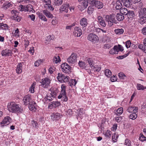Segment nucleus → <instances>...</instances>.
<instances>
[{
	"label": "nucleus",
	"instance_id": "nucleus-1",
	"mask_svg": "<svg viewBox=\"0 0 146 146\" xmlns=\"http://www.w3.org/2000/svg\"><path fill=\"white\" fill-rule=\"evenodd\" d=\"M7 107L8 110L12 113H22L23 111V109L21 106L14 102H12L8 103Z\"/></svg>",
	"mask_w": 146,
	"mask_h": 146
},
{
	"label": "nucleus",
	"instance_id": "nucleus-2",
	"mask_svg": "<svg viewBox=\"0 0 146 146\" xmlns=\"http://www.w3.org/2000/svg\"><path fill=\"white\" fill-rule=\"evenodd\" d=\"M115 15L114 14L110 15H106L105 17L106 21L108 22L109 26L110 27L112 26L113 23L117 24L118 22L115 19Z\"/></svg>",
	"mask_w": 146,
	"mask_h": 146
},
{
	"label": "nucleus",
	"instance_id": "nucleus-3",
	"mask_svg": "<svg viewBox=\"0 0 146 146\" xmlns=\"http://www.w3.org/2000/svg\"><path fill=\"white\" fill-rule=\"evenodd\" d=\"M61 90L60 94L58 97V99L62 98V100L65 102L68 100V98L66 96V86L63 85L61 86Z\"/></svg>",
	"mask_w": 146,
	"mask_h": 146
},
{
	"label": "nucleus",
	"instance_id": "nucleus-4",
	"mask_svg": "<svg viewBox=\"0 0 146 146\" xmlns=\"http://www.w3.org/2000/svg\"><path fill=\"white\" fill-rule=\"evenodd\" d=\"M127 112L131 113L133 112V113L131 114L129 116L130 119H135L137 117V114L136 113L137 111V109L136 107H129L127 109Z\"/></svg>",
	"mask_w": 146,
	"mask_h": 146
},
{
	"label": "nucleus",
	"instance_id": "nucleus-5",
	"mask_svg": "<svg viewBox=\"0 0 146 146\" xmlns=\"http://www.w3.org/2000/svg\"><path fill=\"white\" fill-rule=\"evenodd\" d=\"M67 76H66L61 73H58V76L57 77L58 80L61 82H66L68 81V78Z\"/></svg>",
	"mask_w": 146,
	"mask_h": 146
},
{
	"label": "nucleus",
	"instance_id": "nucleus-6",
	"mask_svg": "<svg viewBox=\"0 0 146 146\" xmlns=\"http://www.w3.org/2000/svg\"><path fill=\"white\" fill-rule=\"evenodd\" d=\"M88 39L89 41L94 43H96L99 40L98 37L93 33H90L88 36Z\"/></svg>",
	"mask_w": 146,
	"mask_h": 146
},
{
	"label": "nucleus",
	"instance_id": "nucleus-7",
	"mask_svg": "<svg viewBox=\"0 0 146 146\" xmlns=\"http://www.w3.org/2000/svg\"><path fill=\"white\" fill-rule=\"evenodd\" d=\"M62 71L66 73H69L71 72L70 67L66 63H63L61 65Z\"/></svg>",
	"mask_w": 146,
	"mask_h": 146
},
{
	"label": "nucleus",
	"instance_id": "nucleus-8",
	"mask_svg": "<svg viewBox=\"0 0 146 146\" xmlns=\"http://www.w3.org/2000/svg\"><path fill=\"white\" fill-rule=\"evenodd\" d=\"M77 58V55L74 53H72L67 59V61L69 64H74L76 61Z\"/></svg>",
	"mask_w": 146,
	"mask_h": 146
},
{
	"label": "nucleus",
	"instance_id": "nucleus-9",
	"mask_svg": "<svg viewBox=\"0 0 146 146\" xmlns=\"http://www.w3.org/2000/svg\"><path fill=\"white\" fill-rule=\"evenodd\" d=\"M139 17L138 22L141 24H143L146 22V17L143 16V14L141 11L139 12Z\"/></svg>",
	"mask_w": 146,
	"mask_h": 146
},
{
	"label": "nucleus",
	"instance_id": "nucleus-10",
	"mask_svg": "<svg viewBox=\"0 0 146 146\" xmlns=\"http://www.w3.org/2000/svg\"><path fill=\"white\" fill-rule=\"evenodd\" d=\"M20 7L21 8V11H28L29 10L30 11H32L31 9H33V7L30 4H28L27 6H24L22 5H21L20 6Z\"/></svg>",
	"mask_w": 146,
	"mask_h": 146
},
{
	"label": "nucleus",
	"instance_id": "nucleus-11",
	"mask_svg": "<svg viewBox=\"0 0 146 146\" xmlns=\"http://www.w3.org/2000/svg\"><path fill=\"white\" fill-rule=\"evenodd\" d=\"M17 11L15 10H13L11 11V13L13 15L12 17V19L18 22H19L21 20L20 18L17 14Z\"/></svg>",
	"mask_w": 146,
	"mask_h": 146
},
{
	"label": "nucleus",
	"instance_id": "nucleus-12",
	"mask_svg": "<svg viewBox=\"0 0 146 146\" xmlns=\"http://www.w3.org/2000/svg\"><path fill=\"white\" fill-rule=\"evenodd\" d=\"M74 35L75 36L80 37L82 35V30L78 27H75L73 32Z\"/></svg>",
	"mask_w": 146,
	"mask_h": 146
},
{
	"label": "nucleus",
	"instance_id": "nucleus-13",
	"mask_svg": "<svg viewBox=\"0 0 146 146\" xmlns=\"http://www.w3.org/2000/svg\"><path fill=\"white\" fill-rule=\"evenodd\" d=\"M62 115L58 113H53L51 116V119L53 121L58 120L61 118Z\"/></svg>",
	"mask_w": 146,
	"mask_h": 146
},
{
	"label": "nucleus",
	"instance_id": "nucleus-14",
	"mask_svg": "<svg viewBox=\"0 0 146 146\" xmlns=\"http://www.w3.org/2000/svg\"><path fill=\"white\" fill-rule=\"evenodd\" d=\"M11 120V118L9 116H7L5 117L1 123V127H4V125H3V124H6L7 125L9 124L10 123Z\"/></svg>",
	"mask_w": 146,
	"mask_h": 146
},
{
	"label": "nucleus",
	"instance_id": "nucleus-15",
	"mask_svg": "<svg viewBox=\"0 0 146 146\" xmlns=\"http://www.w3.org/2000/svg\"><path fill=\"white\" fill-rule=\"evenodd\" d=\"M69 4L68 3L63 4L60 9V12L64 11L67 13L69 8Z\"/></svg>",
	"mask_w": 146,
	"mask_h": 146
},
{
	"label": "nucleus",
	"instance_id": "nucleus-16",
	"mask_svg": "<svg viewBox=\"0 0 146 146\" xmlns=\"http://www.w3.org/2000/svg\"><path fill=\"white\" fill-rule=\"evenodd\" d=\"M31 96L29 95H26L25 96L23 99V101L24 102V104L25 105L28 104L29 102H30L31 100Z\"/></svg>",
	"mask_w": 146,
	"mask_h": 146
},
{
	"label": "nucleus",
	"instance_id": "nucleus-17",
	"mask_svg": "<svg viewBox=\"0 0 146 146\" xmlns=\"http://www.w3.org/2000/svg\"><path fill=\"white\" fill-rule=\"evenodd\" d=\"M41 81L40 82L41 85L43 86L45 85V87L49 85L50 83V79L47 78H43L42 79Z\"/></svg>",
	"mask_w": 146,
	"mask_h": 146
},
{
	"label": "nucleus",
	"instance_id": "nucleus-18",
	"mask_svg": "<svg viewBox=\"0 0 146 146\" xmlns=\"http://www.w3.org/2000/svg\"><path fill=\"white\" fill-rule=\"evenodd\" d=\"M98 22L102 26L105 27L106 26V24L103 18L101 16H99L98 17Z\"/></svg>",
	"mask_w": 146,
	"mask_h": 146
},
{
	"label": "nucleus",
	"instance_id": "nucleus-19",
	"mask_svg": "<svg viewBox=\"0 0 146 146\" xmlns=\"http://www.w3.org/2000/svg\"><path fill=\"white\" fill-rule=\"evenodd\" d=\"M80 24L83 27H85L88 24L87 19L85 18H82L80 21Z\"/></svg>",
	"mask_w": 146,
	"mask_h": 146
},
{
	"label": "nucleus",
	"instance_id": "nucleus-20",
	"mask_svg": "<svg viewBox=\"0 0 146 146\" xmlns=\"http://www.w3.org/2000/svg\"><path fill=\"white\" fill-rule=\"evenodd\" d=\"M98 9H100L102 8L104 6V5L103 3L100 1H98L94 5Z\"/></svg>",
	"mask_w": 146,
	"mask_h": 146
},
{
	"label": "nucleus",
	"instance_id": "nucleus-21",
	"mask_svg": "<svg viewBox=\"0 0 146 146\" xmlns=\"http://www.w3.org/2000/svg\"><path fill=\"white\" fill-rule=\"evenodd\" d=\"M50 91L51 92L50 94L52 97L53 98H55L58 92V90L56 88H53L52 89H50Z\"/></svg>",
	"mask_w": 146,
	"mask_h": 146
},
{
	"label": "nucleus",
	"instance_id": "nucleus-22",
	"mask_svg": "<svg viewBox=\"0 0 146 146\" xmlns=\"http://www.w3.org/2000/svg\"><path fill=\"white\" fill-rule=\"evenodd\" d=\"M12 51L9 49H6L3 50L1 52V54L3 56H6L8 54H11Z\"/></svg>",
	"mask_w": 146,
	"mask_h": 146
},
{
	"label": "nucleus",
	"instance_id": "nucleus-23",
	"mask_svg": "<svg viewBox=\"0 0 146 146\" xmlns=\"http://www.w3.org/2000/svg\"><path fill=\"white\" fill-rule=\"evenodd\" d=\"M43 13L46 17L50 18H52L53 17L52 15L50 12L46 10H44L42 11Z\"/></svg>",
	"mask_w": 146,
	"mask_h": 146
},
{
	"label": "nucleus",
	"instance_id": "nucleus-24",
	"mask_svg": "<svg viewBox=\"0 0 146 146\" xmlns=\"http://www.w3.org/2000/svg\"><path fill=\"white\" fill-rule=\"evenodd\" d=\"M50 105H49V107L50 108L53 107L54 108H56V107L59 106L60 105V102H51Z\"/></svg>",
	"mask_w": 146,
	"mask_h": 146
},
{
	"label": "nucleus",
	"instance_id": "nucleus-25",
	"mask_svg": "<svg viewBox=\"0 0 146 146\" xmlns=\"http://www.w3.org/2000/svg\"><path fill=\"white\" fill-rule=\"evenodd\" d=\"M91 68L93 69L95 72H99L101 70V68L100 66L97 65L95 66H92Z\"/></svg>",
	"mask_w": 146,
	"mask_h": 146
},
{
	"label": "nucleus",
	"instance_id": "nucleus-26",
	"mask_svg": "<svg viewBox=\"0 0 146 146\" xmlns=\"http://www.w3.org/2000/svg\"><path fill=\"white\" fill-rule=\"evenodd\" d=\"M116 17L117 19L119 21H121L124 19V16L121 13H117Z\"/></svg>",
	"mask_w": 146,
	"mask_h": 146
},
{
	"label": "nucleus",
	"instance_id": "nucleus-27",
	"mask_svg": "<svg viewBox=\"0 0 146 146\" xmlns=\"http://www.w3.org/2000/svg\"><path fill=\"white\" fill-rule=\"evenodd\" d=\"M120 13L123 15H128L129 11H128L126 8H124L120 9Z\"/></svg>",
	"mask_w": 146,
	"mask_h": 146
},
{
	"label": "nucleus",
	"instance_id": "nucleus-28",
	"mask_svg": "<svg viewBox=\"0 0 146 146\" xmlns=\"http://www.w3.org/2000/svg\"><path fill=\"white\" fill-rule=\"evenodd\" d=\"M117 46H115L109 52V53L111 54H117L118 51L117 50Z\"/></svg>",
	"mask_w": 146,
	"mask_h": 146
},
{
	"label": "nucleus",
	"instance_id": "nucleus-29",
	"mask_svg": "<svg viewBox=\"0 0 146 146\" xmlns=\"http://www.w3.org/2000/svg\"><path fill=\"white\" fill-rule=\"evenodd\" d=\"M22 65L20 63L18 64L17 66L16 71L19 74H20L22 71Z\"/></svg>",
	"mask_w": 146,
	"mask_h": 146
},
{
	"label": "nucleus",
	"instance_id": "nucleus-30",
	"mask_svg": "<svg viewBox=\"0 0 146 146\" xmlns=\"http://www.w3.org/2000/svg\"><path fill=\"white\" fill-rule=\"evenodd\" d=\"M127 16L128 18L135 19V15L134 11H129Z\"/></svg>",
	"mask_w": 146,
	"mask_h": 146
},
{
	"label": "nucleus",
	"instance_id": "nucleus-31",
	"mask_svg": "<svg viewBox=\"0 0 146 146\" xmlns=\"http://www.w3.org/2000/svg\"><path fill=\"white\" fill-rule=\"evenodd\" d=\"M116 6L115 8L117 10H120L122 8V5L120 1H117L116 2Z\"/></svg>",
	"mask_w": 146,
	"mask_h": 146
},
{
	"label": "nucleus",
	"instance_id": "nucleus-32",
	"mask_svg": "<svg viewBox=\"0 0 146 146\" xmlns=\"http://www.w3.org/2000/svg\"><path fill=\"white\" fill-rule=\"evenodd\" d=\"M115 33L119 35L122 34L124 32V30L122 29H115L114 30Z\"/></svg>",
	"mask_w": 146,
	"mask_h": 146
},
{
	"label": "nucleus",
	"instance_id": "nucleus-33",
	"mask_svg": "<svg viewBox=\"0 0 146 146\" xmlns=\"http://www.w3.org/2000/svg\"><path fill=\"white\" fill-rule=\"evenodd\" d=\"M12 6V4L10 3L6 2L4 4L3 8L4 9H6L8 8L11 7Z\"/></svg>",
	"mask_w": 146,
	"mask_h": 146
},
{
	"label": "nucleus",
	"instance_id": "nucleus-34",
	"mask_svg": "<svg viewBox=\"0 0 146 146\" xmlns=\"http://www.w3.org/2000/svg\"><path fill=\"white\" fill-rule=\"evenodd\" d=\"M53 61L55 63H57L60 62L61 60L59 56H56L54 57Z\"/></svg>",
	"mask_w": 146,
	"mask_h": 146
},
{
	"label": "nucleus",
	"instance_id": "nucleus-35",
	"mask_svg": "<svg viewBox=\"0 0 146 146\" xmlns=\"http://www.w3.org/2000/svg\"><path fill=\"white\" fill-rule=\"evenodd\" d=\"M94 6L92 5L88 7L87 12L88 14H90L92 13L94 9Z\"/></svg>",
	"mask_w": 146,
	"mask_h": 146
},
{
	"label": "nucleus",
	"instance_id": "nucleus-36",
	"mask_svg": "<svg viewBox=\"0 0 146 146\" xmlns=\"http://www.w3.org/2000/svg\"><path fill=\"white\" fill-rule=\"evenodd\" d=\"M123 109L122 108H118L115 113L116 115L117 116H120L123 112Z\"/></svg>",
	"mask_w": 146,
	"mask_h": 146
},
{
	"label": "nucleus",
	"instance_id": "nucleus-37",
	"mask_svg": "<svg viewBox=\"0 0 146 146\" xmlns=\"http://www.w3.org/2000/svg\"><path fill=\"white\" fill-rule=\"evenodd\" d=\"M38 16L42 20L46 21H47L45 17L42 13H39L38 14Z\"/></svg>",
	"mask_w": 146,
	"mask_h": 146
},
{
	"label": "nucleus",
	"instance_id": "nucleus-38",
	"mask_svg": "<svg viewBox=\"0 0 146 146\" xmlns=\"http://www.w3.org/2000/svg\"><path fill=\"white\" fill-rule=\"evenodd\" d=\"M29 104L28 107L29 109L31 111H33L34 109H36V107L34 106L30 102H29L28 104Z\"/></svg>",
	"mask_w": 146,
	"mask_h": 146
},
{
	"label": "nucleus",
	"instance_id": "nucleus-39",
	"mask_svg": "<svg viewBox=\"0 0 146 146\" xmlns=\"http://www.w3.org/2000/svg\"><path fill=\"white\" fill-rule=\"evenodd\" d=\"M105 74L108 77H110L111 75V72L109 69H107L105 70Z\"/></svg>",
	"mask_w": 146,
	"mask_h": 146
},
{
	"label": "nucleus",
	"instance_id": "nucleus-40",
	"mask_svg": "<svg viewBox=\"0 0 146 146\" xmlns=\"http://www.w3.org/2000/svg\"><path fill=\"white\" fill-rule=\"evenodd\" d=\"M123 3L124 6L127 7H130V5H131L130 0H128L127 1L125 2H124Z\"/></svg>",
	"mask_w": 146,
	"mask_h": 146
},
{
	"label": "nucleus",
	"instance_id": "nucleus-41",
	"mask_svg": "<svg viewBox=\"0 0 146 146\" xmlns=\"http://www.w3.org/2000/svg\"><path fill=\"white\" fill-rule=\"evenodd\" d=\"M62 3V0H54V4L56 6H59Z\"/></svg>",
	"mask_w": 146,
	"mask_h": 146
},
{
	"label": "nucleus",
	"instance_id": "nucleus-42",
	"mask_svg": "<svg viewBox=\"0 0 146 146\" xmlns=\"http://www.w3.org/2000/svg\"><path fill=\"white\" fill-rule=\"evenodd\" d=\"M88 63H89L90 66L92 67V66L94 65V62L93 60L91 58H88L87 60H86Z\"/></svg>",
	"mask_w": 146,
	"mask_h": 146
},
{
	"label": "nucleus",
	"instance_id": "nucleus-43",
	"mask_svg": "<svg viewBox=\"0 0 146 146\" xmlns=\"http://www.w3.org/2000/svg\"><path fill=\"white\" fill-rule=\"evenodd\" d=\"M139 140L141 141H143L146 140L145 137L142 134H140V136L139 138Z\"/></svg>",
	"mask_w": 146,
	"mask_h": 146
},
{
	"label": "nucleus",
	"instance_id": "nucleus-44",
	"mask_svg": "<svg viewBox=\"0 0 146 146\" xmlns=\"http://www.w3.org/2000/svg\"><path fill=\"white\" fill-rule=\"evenodd\" d=\"M117 46L116 49L117 50V51L118 52L119 51H123V48L122 46L120 44H119L118 46L116 45Z\"/></svg>",
	"mask_w": 146,
	"mask_h": 146
},
{
	"label": "nucleus",
	"instance_id": "nucleus-45",
	"mask_svg": "<svg viewBox=\"0 0 146 146\" xmlns=\"http://www.w3.org/2000/svg\"><path fill=\"white\" fill-rule=\"evenodd\" d=\"M35 86L34 84H33L31 85V87L29 88V91L31 93H34V88Z\"/></svg>",
	"mask_w": 146,
	"mask_h": 146
},
{
	"label": "nucleus",
	"instance_id": "nucleus-46",
	"mask_svg": "<svg viewBox=\"0 0 146 146\" xmlns=\"http://www.w3.org/2000/svg\"><path fill=\"white\" fill-rule=\"evenodd\" d=\"M79 66L80 67L84 68L85 67L86 63L82 61H80L78 63Z\"/></svg>",
	"mask_w": 146,
	"mask_h": 146
},
{
	"label": "nucleus",
	"instance_id": "nucleus-47",
	"mask_svg": "<svg viewBox=\"0 0 146 146\" xmlns=\"http://www.w3.org/2000/svg\"><path fill=\"white\" fill-rule=\"evenodd\" d=\"M88 1H89L88 0H83L82 3L84 8H86L88 6Z\"/></svg>",
	"mask_w": 146,
	"mask_h": 146
},
{
	"label": "nucleus",
	"instance_id": "nucleus-48",
	"mask_svg": "<svg viewBox=\"0 0 146 146\" xmlns=\"http://www.w3.org/2000/svg\"><path fill=\"white\" fill-rule=\"evenodd\" d=\"M129 54L128 53L124 55L120 56L117 57V58L119 59H122L128 56Z\"/></svg>",
	"mask_w": 146,
	"mask_h": 146
},
{
	"label": "nucleus",
	"instance_id": "nucleus-49",
	"mask_svg": "<svg viewBox=\"0 0 146 146\" xmlns=\"http://www.w3.org/2000/svg\"><path fill=\"white\" fill-rule=\"evenodd\" d=\"M42 62L41 60H38L36 61L35 63V66H38Z\"/></svg>",
	"mask_w": 146,
	"mask_h": 146
},
{
	"label": "nucleus",
	"instance_id": "nucleus-50",
	"mask_svg": "<svg viewBox=\"0 0 146 146\" xmlns=\"http://www.w3.org/2000/svg\"><path fill=\"white\" fill-rule=\"evenodd\" d=\"M84 111L83 108H80L79 110V112L78 114V116L83 115L84 113Z\"/></svg>",
	"mask_w": 146,
	"mask_h": 146
},
{
	"label": "nucleus",
	"instance_id": "nucleus-51",
	"mask_svg": "<svg viewBox=\"0 0 146 146\" xmlns=\"http://www.w3.org/2000/svg\"><path fill=\"white\" fill-rule=\"evenodd\" d=\"M146 88H145L143 86L140 84H137V90H143Z\"/></svg>",
	"mask_w": 146,
	"mask_h": 146
},
{
	"label": "nucleus",
	"instance_id": "nucleus-52",
	"mask_svg": "<svg viewBox=\"0 0 146 146\" xmlns=\"http://www.w3.org/2000/svg\"><path fill=\"white\" fill-rule=\"evenodd\" d=\"M98 1V0H88L89 3L93 6H94Z\"/></svg>",
	"mask_w": 146,
	"mask_h": 146
},
{
	"label": "nucleus",
	"instance_id": "nucleus-53",
	"mask_svg": "<svg viewBox=\"0 0 146 146\" xmlns=\"http://www.w3.org/2000/svg\"><path fill=\"white\" fill-rule=\"evenodd\" d=\"M119 76L121 79H124L126 76L122 72H120L119 74Z\"/></svg>",
	"mask_w": 146,
	"mask_h": 146
},
{
	"label": "nucleus",
	"instance_id": "nucleus-54",
	"mask_svg": "<svg viewBox=\"0 0 146 146\" xmlns=\"http://www.w3.org/2000/svg\"><path fill=\"white\" fill-rule=\"evenodd\" d=\"M31 123L34 127H37L38 126V123L36 122L35 121H32L31 122Z\"/></svg>",
	"mask_w": 146,
	"mask_h": 146
},
{
	"label": "nucleus",
	"instance_id": "nucleus-55",
	"mask_svg": "<svg viewBox=\"0 0 146 146\" xmlns=\"http://www.w3.org/2000/svg\"><path fill=\"white\" fill-rule=\"evenodd\" d=\"M122 119V117L121 116L117 117L115 118V119L116 121L117 122H119Z\"/></svg>",
	"mask_w": 146,
	"mask_h": 146
},
{
	"label": "nucleus",
	"instance_id": "nucleus-56",
	"mask_svg": "<svg viewBox=\"0 0 146 146\" xmlns=\"http://www.w3.org/2000/svg\"><path fill=\"white\" fill-rule=\"evenodd\" d=\"M111 133L110 131V130H108L105 134L106 137L108 138H110L111 136V133Z\"/></svg>",
	"mask_w": 146,
	"mask_h": 146
},
{
	"label": "nucleus",
	"instance_id": "nucleus-57",
	"mask_svg": "<svg viewBox=\"0 0 146 146\" xmlns=\"http://www.w3.org/2000/svg\"><path fill=\"white\" fill-rule=\"evenodd\" d=\"M125 145H127V146H131L130 141V140L128 139H126L125 140Z\"/></svg>",
	"mask_w": 146,
	"mask_h": 146
},
{
	"label": "nucleus",
	"instance_id": "nucleus-58",
	"mask_svg": "<svg viewBox=\"0 0 146 146\" xmlns=\"http://www.w3.org/2000/svg\"><path fill=\"white\" fill-rule=\"evenodd\" d=\"M131 43L129 40L127 41L126 42V47L127 48H129L131 45Z\"/></svg>",
	"mask_w": 146,
	"mask_h": 146
},
{
	"label": "nucleus",
	"instance_id": "nucleus-59",
	"mask_svg": "<svg viewBox=\"0 0 146 146\" xmlns=\"http://www.w3.org/2000/svg\"><path fill=\"white\" fill-rule=\"evenodd\" d=\"M43 2H44L47 5H49L51 3L50 0H43Z\"/></svg>",
	"mask_w": 146,
	"mask_h": 146
},
{
	"label": "nucleus",
	"instance_id": "nucleus-60",
	"mask_svg": "<svg viewBox=\"0 0 146 146\" xmlns=\"http://www.w3.org/2000/svg\"><path fill=\"white\" fill-rule=\"evenodd\" d=\"M34 48H31L28 51V52H29L32 55H33L34 52V50L33 49Z\"/></svg>",
	"mask_w": 146,
	"mask_h": 146
},
{
	"label": "nucleus",
	"instance_id": "nucleus-61",
	"mask_svg": "<svg viewBox=\"0 0 146 146\" xmlns=\"http://www.w3.org/2000/svg\"><path fill=\"white\" fill-rule=\"evenodd\" d=\"M141 31L143 34L144 35H146V27L143 28Z\"/></svg>",
	"mask_w": 146,
	"mask_h": 146
},
{
	"label": "nucleus",
	"instance_id": "nucleus-62",
	"mask_svg": "<svg viewBox=\"0 0 146 146\" xmlns=\"http://www.w3.org/2000/svg\"><path fill=\"white\" fill-rule=\"evenodd\" d=\"M28 17L30 18L33 21H34L35 19V15L33 14H32L31 15H29Z\"/></svg>",
	"mask_w": 146,
	"mask_h": 146
},
{
	"label": "nucleus",
	"instance_id": "nucleus-63",
	"mask_svg": "<svg viewBox=\"0 0 146 146\" xmlns=\"http://www.w3.org/2000/svg\"><path fill=\"white\" fill-rule=\"evenodd\" d=\"M66 112L69 115H71L72 114V111L71 109H69Z\"/></svg>",
	"mask_w": 146,
	"mask_h": 146
},
{
	"label": "nucleus",
	"instance_id": "nucleus-64",
	"mask_svg": "<svg viewBox=\"0 0 146 146\" xmlns=\"http://www.w3.org/2000/svg\"><path fill=\"white\" fill-rule=\"evenodd\" d=\"M142 109L143 110H144L145 111L146 110V101L145 102H144L143 103L142 107Z\"/></svg>",
	"mask_w": 146,
	"mask_h": 146
}]
</instances>
